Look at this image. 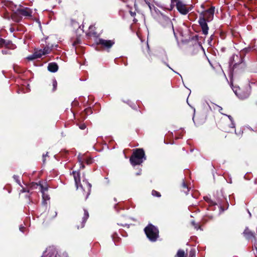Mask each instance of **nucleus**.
<instances>
[{"mask_svg":"<svg viewBox=\"0 0 257 257\" xmlns=\"http://www.w3.org/2000/svg\"><path fill=\"white\" fill-rule=\"evenodd\" d=\"M146 160L145 154L142 149H137L134 151L130 161L133 166L140 165Z\"/></svg>","mask_w":257,"mask_h":257,"instance_id":"nucleus-1","label":"nucleus"},{"mask_svg":"<svg viewBox=\"0 0 257 257\" xmlns=\"http://www.w3.org/2000/svg\"><path fill=\"white\" fill-rule=\"evenodd\" d=\"M54 47L55 48H57L58 45H52L51 47H49L47 46L46 47H45L43 49L35 50L34 54L29 56L27 57V59L29 60H33L36 59L40 58L42 56L50 53Z\"/></svg>","mask_w":257,"mask_h":257,"instance_id":"nucleus-2","label":"nucleus"},{"mask_svg":"<svg viewBox=\"0 0 257 257\" xmlns=\"http://www.w3.org/2000/svg\"><path fill=\"white\" fill-rule=\"evenodd\" d=\"M145 233L147 237L151 241H155L159 237V230L152 224H149L145 227Z\"/></svg>","mask_w":257,"mask_h":257,"instance_id":"nucleus-3","label":"nucleus"},{"mask_svg":"<svg viewBox=\"0 0 257 257\" xmlns=\"http://www.w3.org/2000/svg\"><path fill=\"white\" fill-rule=\"evenodd\" d=\"M171 6H176L178 11L184 15L187 14L192 10L191 6H188L179 0H171Z\"/></svg>","mask_w":257,"mask_h":257,"instance_id":"nucleus-4","label":"nucleus"},{"mask_svg":"<svg viewBox=\"0 0 257 257\" xmlns=\"http://www.w3.org/2000/svg\"><path fill=\"white\" fill-rule=\"evenodd\" d=\"M232 90L235 95L240 99H244L248 98L251 93L250 86H248L242 90L238 87L234 86L232 88Z\"/></svg>","mask_w":257,"mask_h":257,"instance_id":"nucleus-5","label":"nucleus"},{"mask_svg":"<svg viewBox=\"0 0 257 257\" xmlns=\"http://www.w3.org/2000/svg\"><path fill=\"white\" fill-rule=\"evenodd\" d=\"M249 50V48H246L243 49L238 55H233L232 56L231 59V64L233 66V67H235L242 62L243 57L242 55L247 53Z\"/></svg>","mask_w":257,"mask_h":257,"instance_id":"nucleus-6","label":"nucleus"},{"mask_svg":"<svg viewBox=\"0 0 257 257\" xmlns=\"http://www.w3.org/2000/svg\"><path fill=\"white\" fill-rule=\"evenodd\" d=\"M210 17H200L198 21L199 24L201 27L203 34L206 35L208 34V27L207 22L212 20V19H209Z\"/></svg>","mask_w":257,"mask_h":257,"instance_id":"nucleus-7","label":"nucleus"},{"mask_svg":"<svg viewBox=\"0 0 257 257\" xmlns=\"http://www.w3.org/2000/svg\"><path fill=\"white\" fill-rule=\"evenodd\" d=\"M16 13L18 15L22 16H32V11L29 8L20 6Z\"/></svg>","mask_w":257,"mask_h":257,"instance_id":"nucleus-8","label":"nucleus"},{"mask_svg":"<svg viewBox=\"0 0 257 257\" xmlns=\"http://www.w3.org/2000/svg\"><path fill=\"white\" fill-rule=\"evenodd\" d=\"M0 47H6L11 49H14L16 48L15 45L11 41L6 40L2 38H0Z\"/></svg>","mask_w":257,"mask_h":257,"instance_id":"nucleus-9","label":"nucleus"},{"mask_svg":"<svg viewBox=\"0 0 257 257\" xmlns=\"http://www.w3.org/2000/svg\"><path fill=\"white\" fill-rule=\"evenodd\" d=\"M159 22L164 27H170L173 28L172 23L169 17H159Z\"/></svg>","mask_w":257,"mask_h":257,"instance_id":"nucleus-10","label":"nucleus"},{"mask_svg":"<svg viewBox=\"0 0 257 257\" xmlns=\"http://www.w3.org/2000/svg\"><path fill=\"white\" fill-rule=\"evenodd\" d=\"M97 44L107 48H110L114 44V42L112 40H106L102 39H99L97 42Z\"/></svg>","mask_w":257,"mask_h":257,"instance_id":"nucleus-11","label":"nucleus"},{"mask_svg":"<svg viewBox=\"0 0 257 257\" xmlns=\"http://www.w3.org/2000/svg\"><path fill=\"white\" fill-rule=\"evenodd\" d=\"M243 234L245 236V237L247 239H250L251 238H253V243H254V246L256 248V246H255V244H256V239L254 235V233L251 232V231H250L247 228H246L244 232H243Z\"/></svg>","mask_w":257,"mask_h":257,"instance_id":"nucleus-12","label":"nucleus"},{"mask_svg":"<svg viewBox=\"0 0 257 257\" xmlns=\"http://www.w3.org/2000/svg\"><path fill=\"white\" fill-rule=\"evenodd\" d=\"M80 186L82 188V189H83L84 190H85V189L86 190L87 195L86 199H87L89 195L90 194L91 185L86 180H83V184L81 185Z\"/></svg>","mask_w":257,"mask_h":257,"instance_id":"nucleus-13","label":"nucleus"},{"mask_svg":"<svg viewBox=\"0 0 257 257\" xmlns=\"http://www.w3.org/2000/svg\"><path fill=\"white\" fill-rule=\"evenodd\" d=\"M48 69L51 72H56L58 69V66L56 63H50L48 64Z\"/></svg>","mask_w":257,"mask_h":257,"instance_id":"nucleus-14","label":"nucleus"},{"mask_svg":"<svg viewBox=\"0 0 257 257\" xmlns=\"http://www.w3.org/2000/svg\"><path fill=\"white\" fill-rule=\"evenodd\" d=\"M72 173L75 180V185L76 186L77 188H78V184L80 182V173L79 172L76 171H73Z\"/></svg>","mask_w":257,"mask_h":257,"instance_id":"nucleus-15","label":"nucleus"},{"mask_svg":"<svg viewBox=\"0 0 257 257\" xmlns=\"http://www.w3.org/2000/svg\"><path fill=\"white\" fill-rule=\"evenodd\" d=\"M215 7H211L203 12V16H213L214 14Z\"/></svg>","mask_w":257,"mask_h":257,"instance_id":"nucleus-16","label":"nucleus"},{"mask_svg":"<svg viewBox=\"0 0 257 257\" xmlns=\"http://www.w3.org/2000/svg\"><path fill=\"white\" fill-rule=\"evenodd\" d=\"M39 185L37 183H33L31 184L29 188L30 189H27V188H23L20 191L21 193L24 192H29L30 189H33L36 188Z\"/></svg>","mask_w":257,"mask_h":257,"instance_id":"nucleus-17","label":"nucleus"},{"mask_svg":"<svg viewBox=\"0 0 257 257\" xmlns=\"http://www.w3.org/2000/svg\"><path fill=\"white\" fill-rule=\"evenodd\" d=\"M43 202L42 203L44 205L46 206L47 203V201L50 199L49 195L46 193H42Z\"/></svg>","mask_w":257,"mask_h":257,"instance_id":"nucleus-18","label":"nucleus"},{"mask_svg":"<svg viewBox=\"0 0 257 257\" xmlns=\"http://www.w3.org/2000/svg\"><path fill=\"white\" fill-rule=\"evenodd\" d=\"M182 191H183L185 193L187 194L189 191V189L188 187L187 186V184L184 182V181H183V182H182Z\"/></svg>","mask_w":257,"mask_h":257,"instance_id":"nucleus-19","label":"nucleus"},{"mask_svg":"<svg viewBox=\"0 0 257 257\" xmlns=\"http://www.w3.org/2000/svg\"><path fill=\"white\" fill-rule=\"evenodd\" d=\"M88 217H89L88 212L86 210H84V216L83 217V220H82V224L81 227H83L84 226V223L86 222L87 218H88Z\"/></svg>","mask_w":257,"mask_h":257,"instance_id":"nucleus-20","label":"nucleus"},{"mask_svg":"<svg viewBox=\"0 0 257 257\" xmlns=\"http://www.w3.org/2000/svg\"><path fill=\"white\" fill-rule=\"evenodd\" d=\"M42 257H56V256L51 253L49 250L47 249Z\"/></svg>","mask_w":257,"mask_h":257,"instance_id":"nucleus-21","label":"nucleus"},{"mask_svg":"<svg viewBox=\"0 0 257 257\" xmlns=\"http://www.w3.org/2000/svg\"><path fill=\"white\" fill-rule=\"evenodd\" d=\"M175 257H186L184 251L182 249L178 250Z\"/></svg>","mask_w":257,"mask_h":257,"instance_id":"nucleus-22","label":"nucleus"},{"mask_svg":"<svg viewBox=\"0 0 257 257\" xmlns=\"http://www.w3.org/2000/svg\"><path fill=\"white\" fill-rule=\"evenodd\" d=\"M71 25L75 29L79 28L80 27L79 24L74 20H71Z\"/></svg>","mask_w":257,"mask_h":257,"instance_id":"nucleus-23","label":"nucleus"},{"mask_svg":"<svg viewBox=\"0 0 257 257\" xmlns=\"http://www.w3.org/2000/svg\"><path fill=\"white\" fill-rule=\"evenodd\" d=\"M223 115L227 116L231 121L230 127L234 128L235 127V123H234L232 117L231 115L223 114Z\"/></svg>","mask_w":257,"mask_h":257,"instance_id":"nucleus-24","label":"nucleus"},{"mask_svg":"<svg viewBox=\"0 0 257 257\" xmlns=\"http://www.w3.org/2000/svg\"><path fill=\"white\" fill-rule=\"evenodd\" d=\"M52 85H53V91H54L57 89V82L55 79H53L52 80Z\"/></svg>","mask_w":257,"mask_h":257,"instance_id":"nucleus-25","label":"nucleus"},{"mask_svg":"<svg viewBox=\"0 0 257 257\" xmlns=\"http://www.w3.org/2000/svg\"><path fill=\"white\" fill-rule=\"evenodd\" d=\"M41 188V192L42 193H45V192L47 191L48 187L47 186H44L43 185H40Z\"/></svg>","mask_w":257,"mask_h":257,"instance_id":"nucleus-26","label":"nucleus"},{"mask_svg":"<svg viewBox=\"0 0 257 257\" xmlns=\"http://www.w3.org/2000/svg\"><path fill=\"white\" fill-rule=\"evenodd\" d=\"M255 85L257 86V80H254V79H252L248 81V86H250L251 85Z\"/></svg>","mask_w":257,"mask_h":257,"instance_id":"nucleus-27","label":"nucleus"},{"mask_svg":"<svg viewBox=\"0 0 257 257\" xmlns=\"http://www.w3.org/2000/svg\"><path fill=\"white\" fill-rule=\"evenodd\" d=\"M196 251L194 249H191L189 252V257H195Z\"/></svg>","mask_w":257,"mask_h":257,"instance_id":"nucleus-28","label":"nucleus"},{"mask_svg":"<svg viewBox=\"0 0 257 257\" xmlns=\"http://www.w3.org/2000/svg\"><path fill=\"white\" fill-rule=\"evenodd\" d=\"M212 106H213V109H215V108H216V107L218 108H219V111L221 114H223V113H222V112H221V111L222 110V108L221 106H219V105H216V104H214V103L212 104Z\"/></svg>","mask_w":257,"mask_h":257,"instance_id":"nucleus-29","label":"nucleus"},{"mask_svg":"<svg viewBox=\"0 0 257 257\" xmlns=\"http://www.w3.org/2000/svg\"><path fill=\"white\" fill-rule=\"evenodd\" d=\"M152 194L154 196H157V197H158L161 196L160 193L159 192L155 191V190H153L152 192Z\"/></svg>","mask_w":257,"mask_h":257,"instance_id":"nucleus-30","label":"nucleus"},{"mask_svg":"<svg viewBox=\"0 0 257 257\" xmlns=\"http://www.w3.org/2000/svg\"><path fill=\"white\" fill-rule=\"evenodd\" d=\"M13 178L14 179V180L16 181V182L19 184L20 185H21V183H20V180L19 179V177L17 175H14L13 176Z\"/></svg>","mask_w":257,"mask_h":257,"instance_id":"nucleus-31","label":"nucleus"},{"mask_svg":"<svg viewBox=\"0 0 257 257\" xmlns=\"http://www.w3.org/2000/svg\"><path fill=\"white\" fill-rule=\"evenodd\" d=\"M192 225L194 226V228L196 229H198L200 228V227L199 226V225L197 223H196L194 221L191 222Z\"/></svg>","mask_w":257,"mask_h":257,"instance_id":"nucleus-32","label":"nucleus"},{"mask_svg":"<svg viewBox=\"0 0 257 257\" xmlns=\"http://www.w3.org/2000/svg\"><path fill=\"white\" fill-rule=\"evenodd\" d=\"M205 200L208 203H210L211 204H215L213 201H212L208 197H204Z\"/></svg>","mask_w":257,"mask_h":257,"instance_id":"nucleus-33","label":"nucleus"},{"mask_svg":"<svg viewBox=\"0 0 257 257\" xmlns=\"http://www.w3.org/2000/svg\"><path fill=\"white\" fill-rule=\"evenodd\" d=\"M78 160L80 163V165H82V163H83V159L81 156L79 155L78 156Z\"/></svg>","mask_w":257,"mask_h":257,"instance_id":"nucleus-34","label":"nucleus"},{"mask_svg":"<svg viewBox=\"0 0 257 257\" xmlns=\"http://www.w3.org/2000/svg\"><path fill=\"white\" fill-rule=\"evenodd\" d=\"M79 128L81 130H84L86 128V125L85 124H81L79 125Z\"/></svg>","mask_w":257,"mask_h":257,"instance_id":"nucleus-35","label":"nucleus"},{"mask_svg":"<svg viewBox=\"0 0 257 257\" xmlns=\"http://www.w3.org/2000/svg\"><path fill=\"white\" fill-rule=\"evenodd\" d=\"M92 163V159L91 158H89V159H88L87 160H86V163L87 164H91Z\"/></svg>","mask_w":257,"mask_h":257,"instance_id":"nucleus-36","label":"nucleus"},{"mask_svg":"<svg viewBox=\"0 0 257 257\" xmlns=\"http://www.w3.org/2000/svg\"><path fill=\"white\" fill-rule=\"evenodd\" d=\"M24 228H24V226H23L22 225H21V226H20L19 229H20V230L21 231H22V232H24Z\"/></svg>","mask_w":257,"mask_h":257,"instance_id":"nucleus-37","label":"nucleus"},{"mask_svg":"<svg viewBox=\"0 0 257 257\" xmlns=\"http://www.w3.org/2000/svg\"><path fill=\"white\" fill-rule=\"evenodd\" d=\"M2 53L3 54H9V52L8 50H2Z\"/></svg>","mask_w":257,"mask_h":257,"instance_id":"nucleus-38","label":"nucleus"},{"mask_svg":"<svg viewBox=\"0 0 257 257\" xmlns=\"http://www.w3.org/2000/svg\"><path fill=\"white\" fill-rule=\"evenodd\" d=\"M48 156V153H46V154L45 155H44L43 156V163H45V156Z\"/></svg>","mask_w":257,"mask_h":257,"instance_id":"nucleus-39","label":"nucleus"},{"mask_svg":"<svg viewBox=\"0 0 257 257\" xmlns=\"http://www.w3.org/2000/svg\"><path fill=\"white\" fill-rule=\"evenodd\" d=\"M166 65L170 69H171L172 71H174V70L170 67V66L168 64H166Z\"/></svg>","mask_w":257,"mask_h":257,"instance_id":"nucleus-40","label":"nucleus"},{"mask_svg":"<svg viewBox=\"0 0 257 257\" xmlns=\"http://www.w3.org/2000/svg\"><path fill=\"white\" fill-rule=\"evenodd\" d=\"M80 165V168H84V165L83 164V163H82V165Z\"/></svg>","mask_w":257,"mask_h":257,"instance_id":"nucleus-41","label":"nucleus"},{"mask_svg":"<svg viewBox=\"0 0 257 257\" xmlns=\"http://www.w3.org/2000/svg\"><path fill=\"white\" fill-rule=\"evenodd\" d=\"M13 18H15V19H14V21H17V22H19L20 21L19 20H16V18H17L18 17H13Z\"/></svg>","mask_w":257,"mask_h":257,"instance_id":"nucleus-42","label":"nucleus"},{"mask_svg":"<svg viewBox=\"0 0 257 257\" xmlns=\"http://www.w3.org/2000/svg\"><path fill=\"white\" fill-rule=\"evenodd\" d=\"M93 26L91 25V26H89V28L90 30H91V29H92L93 28Z\"/></svg>","mask_w":257,"mask_h":257,"instance_id":"nucleus-43","label":"nucleus"},{"mask_svg":"<svg viewBox=\"0 0 257 257\" xmlns=\"http://www.w3.org/2000/svg\"><path fill=\"white\" fill-rule=\"evenodd\" d=\"M133 21H134L135 23H136V22L137 21V19H135H135L133 20Z\"/></svg>","mask_w":257,"mask_h":257,"instance_id":"nucleus-44","label":"nucleus"},{"mask_svg":"<svg viewBox=\"0 0 257 257\" xmlns=\"http://www.w3.org/2000/svg\"><path fill=\"white\" fill-rule=\"evenodd\" d=\"M140 174V172H139V173H137V175H139Z\"/></svg>","mask_w":257,"mask_h":257,"instance_id":"nucleus-45","label":"nucleus"},{"mask_svg":"<svg viewBox=\"0 0 257 257\" xmlns=\"http://www.w3.org/2000/svg\"><path fill=\"white\" fill-rule=\"evenodd\" d=\"M174 72H175V73H177V74H179V75H180V74H179L178 73H177V72H175V71H174Z\"/></svg>","mask_w":257,"mask_h":257,"instance_id":"nucleus-46","label":"nucleus"},{"mask_svg":"<svg viewBox=\"0 0 257 257\" xmlns=\"http://www.w3.org/2000/svg\"><path fill=\"white\" fill-rule=\"evenodd\" d=\"M209 107L210 109H211V107L210 105H209Z\"/></svg>","mask_w":257,"mask_h":257,"instance_id":"nucleus-47","label":"nucleus"},{"mask_svg":"<svg viewBox=\"0 0 257 257\" xmlns=\"http://www.w3.org/2000/svg\"><path fill=\"white\" fill-rule=\"evenodd\" d=\"M144 1H145L146 0H144Z\"/></svg>","mask_w":257,"mask_h":257,"instance_id":"nucleus-48","label":"nucleus"}]
</instances>
